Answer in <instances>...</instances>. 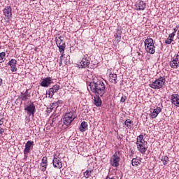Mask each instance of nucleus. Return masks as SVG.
<instances>
[{
    "label": "nucleus",
    "mask_w": 179,
    "mask_h": 179,
    "mask_svg": "<svg viewBox=\"0 0 179 179\" xmlns=\"http://www.w3.org/2000/svg\"><path fill=\"white\" fill-rule=\"evenodd\" d=\"M90 89L96 96L103 97L106 94V85L103 81L91 82L89 84Z\"/></svg>",
    "instance_id": "1"
},
{
    "label": "nucleus",
    "mask_w": 179,
    "mask_h": 179,
    "mask_svg": "<svg viewBox=\"0 0 179 179\" xmlns=\"http://www.w3.org/2000/svg\"><path fill=\"white\" fill-rule=\"evenodd\" d=\"M145 50L148 54H155V43H153V39L151 38H148L144 42Z\"/></svg>",
    "instance_id": "2"
},
{
    "label": "nucleus",
    "mask_w": 179,
    "mask_h": 179,
    "mask_svg": "<svg viewBox=\"0 0 179 179\" xmlns=\"http://www.w3.org/2000/svg\"><path fill=\"white\" fill-rule=\"evenodd\" d=\"M164 83H166V78L159 77L158 79L155 80L154 82L150 84L149 86L152 89L159 90L163 87Z\"/></svg>",
    "instance_id": "3"
},
{
    "label": "nucleus",
    "mask_w": 179,
    "mask_h": 179,
    "mask_svg": "<svg viewBox=\"0 0 179 179\" xmlns=\"http://www.w3.org/2000/svg\"><path fill=\"white\" fill-rule=\"evenodd\" d=\"M75 118H76V115H75V112L71 111L64 115L63 117V122L64 125H66V127H69V125L72 124V122L75 120Z\"/></svg>",
    "instance_id": "4"
},
{
    "label": "nucleus",
    "mask_w": 179,
    "mask_h": 179,
    "mask_svg": "<svg viewBox=\"0 0 179 179\" xmlns=\"http://www.w3.org/2000/svg\"><path fill=\"white\" fill-rule=\"evenodd\" d=\"M55 41L60 54H64V52H65V48L66 45H65V41H64V39H62V37L61 36L59 37H56Z\"/></svg>",
    "instance_id": "5"
},
{
    "label": "nucleus",
    "mask_w": 179,
    "mask_h": 179,
    "mask_svg": "<svg viewBox=\"0 0 179 179\" xmlns=\"http://www.w3.org/2000/svg\"><path fill=\"white\" fill-rule=\"evenodd\" d=\"M24 111H27V113L29 117H31V115L32 117H34V114L36 113V106H34L33 102H31L29 105L24 108Z\"/></svg>",
    "instance_id": "6"
},
{
    "label": "nucleus",
    "mask_w": 179,
    "mask_h": 179,
    "mask_svg": "<svg viewBox=\"0 0 179 179\" xmlns=\"http://www.w3.org/2000/svg\"><path fill=\"white\" fill-rule=\"evenodd\" d=\"M59 90V85H55L52 86V88H50L48 92H47V96H48V99H52V96L57 92Z\"/></svg>",
    "instance_id": "7"
},
{
    "label": "nucleus",
    "mask_w": 179,
    "mask_h": 179,
    "mask_svg": "<svg viewBox=\"0 0 179 179\" xmlns=\"http://www.w3.org/2000/svg\"><path fill=\"white\" fill-rule=\"evenodd\" d=\"M169 65L171 68H173V69H177V68L179 66V55H178L171 58Z\"/></svg>",
    "instance_id": "8"
},
{
    "label": "nucleus",
    "mask_w": 179,
    "mask_h": 179,
    "mask_svg": "<svg viewBox=\"0 0 179 179\" xmlns=\"http://www.w3.org/2000/svg\"><path fill=\"white\" fill-rule=\"evenodd\" d=\"M90 65V60L87 59V57H84L82 59L80 64H78V68L80 69H86L89 68Z\"/></svg>",
    "instance_id": "9"
},
{
    "label": "nucleus",
    "mask_w": 179,
    "mask_h": 179,
    "mask_svg": "<svg viewBox=\"0 0 179 179\" xmlns=\"http://www.w3.org/2000/svg\"><path fill=\"white\" fill-rule=\"evenodd\" d=\"M3 13L5 17H6L7 20H9V19L12 17V7L6 6L5 8L3 10Z\"/></svg>",
    "instance_id": "10"
},
{
    "label": "nucleus",
    "mask_w": 179,
    "mask_h": 179,
    "mask_svg": "<svg viewBox=\"0 0 179 179\" xmlns=\"http://www.w3.org/2000/svg\"><path fill=\"white\" fill-rule=\"evenodd\" d=\"M110 164L113 167H118L120 166V157L115 154L113 155L110 161Z\"/></svg>",
    "instance_id": "11"
},
{
    "label": "nucleus",
    "mask_w": 179,
    "mask_h": 179,
    "mask_svg": "<svg viewBox=\"0 0 179 179\" xmlns=\"http://www.w3.org/2000/svg\"><path fill=\"white\" fill-rule=\"evenodd\" d=\"M52 163L55 168L62 169V162H61L60 158L54 157Z\"/></svg>",
    "instance_id": "12"
},
{
    "label": "nucleus",
    "mask_w": 179,
    "mask_h": 179,
    "mask_svg": "<svg viewBox=\"0 0 179 179\" xmlns=\"http://www.w3.org/2000/svg\"><path fill=\"white\" fill-rule=\"evenodd\" d=\"M17 64V61L15 59H12L8 62V65L11 68L12 72H16L17 71V68H16V64Z\"/></svg>",
    "instance_id": "13"
},
{
    "label": "nucleus",
    "mask_w": 179,
    "mask_h": 179,
    "mask_svg": "<svg viewBox=\"0 0 179 179\" xmlns=\"http://www.w3.org/2000/svg\"><path fill=\"white\" fill-rule=\"evenodd\" d=\"M50 85H51V78L50 77L43 78L41 83L42 87H48Z\"/></svg>",
    "instance_id": "14"
},
{
    "label": "nucleus",
    "mask_w": 179,
    "mask_h": 179,
    "mask_svg": "<svg viewBox=\"0 0 179 179\" xmlns=\"http://www.w3.org/2000/svg\"><path fill=\"white\" fill-rule=\"evenodd\" d=\"M171 100L172 101V104L179 107V95L177 94H172L171 96Z\"/></svg>",
    "instance_id": "15"
},
{
    "label": "nucleus",
    "mask_w": 179,
    "mask_h": 179,
    "mask_svg": "<svg viewBox=\"0 0 179 179\" xmlns=\"http://www.w3.org/2000/svg\"><path fill=\"white\" fill-rule=\"evenodd\" d=\"M136 145H137V149L140 153H142V155L146 153L148 148H146V146L145 145L144 143L136 144Z\"/></svg>",
    "instance_id": "16"
},
{
    "label": "nucleus",
    "mask_w": 179,
    "mask_h": 179,
    "mask_svg": "<svg viewBox=\"0 0 179 179\" xmlns=\"http://www.w3.org/2000/svg\"><path fill=\"white\" fill-rule=\"evenodd\" d=\"M34 143V142L31 141L27 142V143L25 144V148L24 150V155H29V152H30V148H31V146H33Z\"/></svg>",
    "instance_id": "17"
},
{
    "label": "nucleus",
    "mask_w": 179,
    "mask_h": 179,
    "mask_svg": "<svg viewBox=\"0 0 179 179\" xmlns=\"http://www.w3.org/2000/svg\"><path fill=\"white\" fill-rule=\"evenodd\" d=\"M160 113H162V108L157 107V108L153 110L152 114L150 115V118H152V120L154 118H156V117H157V115H159Z\"/></svg>",
    "instance_id": "18"
},
{
    "label": "nucleus",
    "mask_w": 179,
    "mask_h": 179,
    "mask_svg": "<svg viewBox=\"0 0 179 179\" xmlns=\"http://www.w3.org/2000/svg\"><path fill=\"white\" fill-rule=\"evenodd\" d=\"M136 8L137 10H145V8H146V3L143 1H141L136 3Z\"/></svg>",
    "instance_id": "19"
},
{
    "label": "nucleus",
    "mask_w": 179,
    "mask_h": 179,
    "mask_svg": "<svg viewBox=\"0 0 179 179\" xmlns=\"http://www.w3.org/2000/svg\"><path fill=\"white\" fill-rule=\"evenodd\" d=\"M94 104L96 106V107H101V99H100V96L96 95V96L94 97Z\"/></svg>",
    "instance_id": "20"
},
{
    "label": "nucleus",
    "mask_w": 179,
    "mask_h": 179,
    "mask_svg": "<svg viewBox=\"0 0 179 179\" xmlns=\"http://www.w3.org/2000/svg\"><path fill=\"white\" fill-rule=\"evenodd\" d=\"M124 125L126 128H128L129 129H131L134 127V122L131 120V119H127L124 121Z\"/></svg>",
    "instance_id": "21"
},
{
    "label": "nucleus",
    "mask_w": 179,
    "mask_h": 179,
    "mask_svg": "<svg viewBox=\"0 0 179 179\" xmlns=\"http://www.w3.org/2000/svg\"><path fill=\"white\" fill-rule=\"evenodd\" d=\"M29 97H30V94H29V90H27L24 93H21L20 99L22 101H26L29 100Z\"/></svg>",
    "instance_id": "22"
},
{
    "label": "nucleus",
    "mask_w": 179,
    "mask_h": 179,
    "mask_svg": "<svg viewBox=\"0 0 179 179\" xmlns=\"http://www.w3.org/2000/svg\"><path fill=\"white\" fill-rule=\"evenodd\" d=\"M60 104H64V101L62 100L55 101L54 103H52L50 105L52 106V107H54L55 110H57V108L59 107Z\"/></svg>",
    "instance_id": "23"
},
{
    "label": "nucleus",
    "mask_w": 179,
    "mask_h": 179,
    "mask_svg": "<svg viewBox=\"0 0 179 179\" xmlns=\"http://www.w3.org/2000/svg\"><path fill=\"white\" fill-rule=\"evenodd\" d=\"M109 81L111 83H114L115 85L117 83V74H115V73H110L109 75Z\"/></svg>",
    "instance_id": "24"
},
{
    "label": "nucleus",
    "mask_w": 179,
    "mask_h": 179,
    "mask_svg": "<svg viewBox=\"0 0 179 179\" xmlns=\"http://www.w3.org/2000/svg\"><path fill=\"white\" fill-rule=\"evenodd\" d=\"M114 36L115 41L120 43L121 41V31L117 29V33Z\"/></svg>",
    "instance_id": "25"
},
{
    "label": "nucleus",
    "mask_w": 179,
    "mask_h": 179,
    "mask_svg": "<svg viewBox=\"0 0 179 179\" xmlns=\"http://www.w3.org/2000/svg\"><path fill=\"white\" fill-rule=\"evenodd\" d=\"M87 129V122H83L80 126V131L81 132H85Z\"/></svg>",
    "instance_id": "26"
},
{
    "label": "nucleus",
    "mask_w": 179,
    "mask_h": 179,
    "mask_svg": "<svg viewBox=\"0 0 179 179\" xmlns=\"http://www.w3.org/2000/svg\"><path fill=\"white\" fill-rule=\"evenodd\" d=\"M131 164H132V166H134V167H136V166H139V164H141V159H136V158H134V159L131 160Z\"/></svg>",
    "instance_id": "27"
},
{
    "label": "nucleus",
    "mask_w": 179,
    "mask_h": 179,
    "mask_svg": "<svg viewBox=\"0 0 179 179\" xmlns=\"http://www.w3.org/2000/svg\"><path fill=\"white\" fill-rule=\"evenodd\" d=\"M139 143H145V140L143 139V135H140L137 137L136 145Z\"/></svg>",
    "instance_id": "28"
},
{
    "label": "nucleus",
    "mask_w": 179,
    "mask_h": 179,
    "mask_svg": "<svg viewBox=\"0 0 179 179\" xmlns=\"http://www.w3.org/2000/svg\"><path fill=\"white\" fill-rule=\"evenodd\" d=\"M92 171L90 170H87L83 173V176L84 177H85V178H90L92 176Z\"/></svg>",
    "instance_id": "29"
},
{
    "label": "nucleus",
    "mask_w": 179,
    "mask_h": 179,
    "mask_svg": "<svg viewBox=\"0 0 179 179\" xmlns=\"http://www.w3.org/2000/svg\"><path fill=\"white\" fill-rule=\"evenodd\" d=\"M161 160H162V162H164V166H166V164H168V163H169V157H167V156L162 157Z\"/></svg>",
    "instance_id": "30"
},
{
    "label": "nucleus",
    "mask_w": 179,
    "mask_h": 179,
    "mask_svg": "<svg viewBox=\"0 0 179 179\" xmlns=\"http://www.w3.org/2000/svg\"><path fill=\"white\" fill-rule=\"evenodd\" d=\"M5 55H6V53H5V52H2L0 53V64H2L3 62V59H5Z\"/></svg>",
    "instance_id": "31"
},
{
    "label": "nucleus",
    "mask_w": 179,
    "mask_h": 179,
    "mask_svg": "<svg viewBox=\"0 0 179 179\" xmlns=\"http://www.w3.org/2000/svg\"><path fill=\"white\" fill-rule=\"evenodd\" d=\"M64 55H65V54L63 55V62H64V64L66 65L68 64V62H69V59H71V57L69 56H66V57H64Z\"/></svg>",
    "instance_id": "32"
},
{
    "label": "nucleus",
    "mask_w": 179,
    "mask_h": 179,
    "mask_svg": "<svg viewBox=\"0 0 179 179\" xmlns=\"http://www.w3.org/2000/svg\"><path fill=\"white\" fill-rule=\"evenodd\" d=\"M47 166H48V164H41V171H45L47 170Z\"/></svg>",
    "instance_id": "33"
},
{
    "label": "nucleus",
    "mask_w": 179,
    "mask_h": 179,
    "mask_svg": "<svg viewBox=\"0 0 179 179\" xmlns=\"http://www.w3.org/2000/svg\"><path fill=\"white\" fill-rule=\"evenodd\" d=\"M55 110L54 107L52 105H50V107L47 108L46 113H52V110Z\"/></svg>",
    "instance_id": "34"
},
{
    "label": "nucleus",
    "mask_w": 179,
    "mask_h": 179,
    "mask_svg": "<svg viewBox=\"0 0 179 179\" xmlns=\"http://www.w3.org/2000/svg\"><path fill=\"white\" fill-rule=\"evenodd\" d=\"M48 161H47V157H43L42 158L41 164H48Z\"/></svg>",
    "instance_id": "35"
},
{
    "label": "nucleus",
    "mask_w": 179,
    "mask_h": 179,
    "mask_svg": "<svg viewBox=\"0 0 179 179\" xmlns=\"http://www.w3.org/2000/svg\"><path fill=\"white\" fill-rule=\"evenodd\" d=\"M61 56H60V60H59V66H62V62H64V53H61Z\"/></svg>",
    "instance_id": "36"
},
{
    "label": "nucleus",
    "mask_w": 179,
    "mask_h": 179,
    "mask_svg": "<svg viewBox=\"0 0 179 179\" xmlns=\"http://www.w3.org/2000/svg\"><path fill=\"white\" fill-rule=\"evenodd\" d=\"M174 36H176V34H174V32H172L171 34H170L169 35V37L171 40H172V41H173L174 40Z\"/></svg>",
    "instance_id": "37"
},
{
    "label": "nucleus",
    "mask_w": 179,
    "mask_h": 179,
    "mask_svg": "<svg viewBox=\"0 0 179 179\" xmlns=\"http://www.w3.org/2000/svg\"><path fill=\"white\" fill-rule=\"evenodd\" d=\"M171 43H173V41L169 37L165 41V44H171Z\"/></svg>",
    "instance_id": "38"
},
{
    "label": "nucleus",
    "mask_w": 179,
    "mask_h": 179,
    "mask_svg": "<svg viewBox=\"0 0 179 179\" xmlns=\"http://www.w3.org/2000/svg\"><path fill=\"white\" fill-rule=\"evenodd\" d=\"M125 100H127V96H122L120 99V103H125Z\"/></svg>",
    "instance_id": "39"
},
{
    "label": "nucleus",
    "mask_w": 179,
    "mask_h": 179,
    "mask_svg": "<svg viewBox=\"0 0 179 179\" xmlns=\"http://www.w3.org/2000/svg\"><path fill=\"white\" fill-rule=\"evenodd\" d=\"M139 59H142L143 58V52H138Z\"/></svg>",
    "instance_id": "40"
},
{
    "label": "nucleus",
    "mask_w": 179,
    "mask_h": 179,
    "mask_svg": "<svg viewBox=\"0 0 179 179\" xmlns=\"http://www.w3.org/2000/svg\"><path fill=\"white\" fill-rule=\"evenodd\" d=\"M3 124V116L0 115V125Z\"/></svg>",
    "instance_id": "41"
},
{
    "label": "nucleus",
    "mask_w": 179,
    "mask_h": 179,
    "mask_svg": "<svg viewBox=\"0 0 179 179\" xmlns=\"http://www.w3.org/2000/svg\"><path fill=\"white\" fill-rule=\"evenodd\" d=\"M3 132H5V129L1 128L0 129V134H1V135H2L3 134Z\"/></svg>",
    "instance_id": "42"
},
{
    "label": "nucleus",
    "mask_w": 179,
    "mask_h": 179,
    "mask_svg": "<svg viewBox=\"0 0 179 179\" xmlns=\"http://www.w3.org/2000/svg\"><path fill=\"white\" fill-rule=\"evenodd\" d=\"M173 33H174V34H176V33H177V29H176V28L173 29Z\"/></svg>",
    "instance_id": "43"
},
{
    "label": "nucleus",
    "mask_w": 179,
    "mask_h": 179,
    "mask_svg": "<svg viewBox=\"0 0 179 179\" xmlns=\"http://www.w3.org/2000/svg\"><path fill=\"white\" fill-rule=\"evenodd\" d=\"M2 82H3L2 78H0V86H2Z\"/></svg>",
    "instance_id": "44"
},
{
    "label": "nucleus",
    "mask_w": 179,
    "mask_h": 179,
    "mask_svg": "<svg viewBox=\"0 0 179 179\" xmlns=\"http://www.w3.org/2000/svg\"><path fill=\"white\" fill-rule=\"evenodd\" d=\"M31 1H36V0H31Z\"/></svg>",
    "instance_id": "45"
}]
</instances>
